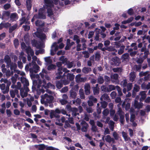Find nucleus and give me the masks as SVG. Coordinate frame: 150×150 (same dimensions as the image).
I'll use <instances>...</instances> for the list:
<instances>
[{
	"mask_svg": "<svg viewBox=\"0 0 150 150\" xmlns=\"http://www.w3.org/2000/svg\"><path fill=\"white\" fill-rule=\"evenodd\" d=\"M45 18L46 16L43 12L38 13V54H43L44 52L43 48L45 47V42L46 36L42 32H46L47 30L44 22L39 19H45Z\"/></svg>",
	"mask_w": 150,
	"mask_h": 150,
	"instance_id": "obj_1",
	"label": "nucleus"
},
{
	"mask_svg": "<svg viewBox=\"0 0 150 150\" xmlns=\"http://www.w3.org/2000/svg\"><path fill=\"white\" fill-rule=\"evenodd\" d=\"M32 67L29 69V71L33 76L34 78H36L38 79V74H34L33 73H37L38 72V64L35 61H32L31 63H30L29 64H27L25 66V70L26 71H28L29 67Z\"/></svg>",
	"mask_w": 150,
	"mask_h": 150,
	"instance_id": "obj_2",
	"label": "nucleus"
},
{
	"mask_svg": "<svg viewBox=\"0 0 150 150\" xmlns=\"http://www.w3.org/2000/svg\"><path fill=\"white\" fill-rule=\"evenodd\" d=\"M40 100L42 104H45L46 105L47 103H52L54 98L51 95H49L45 93L44 95L41 96Z\"/></svg>",
	"mask_w": 150,
	"mask_h": 150,
	"instance_id": "obj_3",
	"label": "nucleus"
},
{
	"mask_svg": "<svg viewBox=\"0 0 150 150\" xmlns=\"http://www.w3.org/2000/svg\"><path fill=\"white\" fill-rule=\"evenodd\" d=\"M44 1L47 6L48 15L50 16L53 14L52 8L54 6L53 2L50 0H45Z\"/></svg>",
	"mask_w": 150,
	"mask_h": 150,
	"instance_id": "obj_4",
	"label": "nucleus"
},
{
	"mask_svg": "<svg viewBox=\"0 0 150 150\" xmlns=\"http://www.w3.org/2000/svg\"><path fill=\"white\" fill-rule=\"evenodd\" d=\"M64 45L63 43H61L59 46L57 43L56 42L54 43L51 46V49L50 50V54L52 55H54L55 52L59 48L62 49L64 47Z\"/></svg>",
	"mask_w": 150,
	"mask_h": 150,
	"instance_id": "obj_5",
	"label": "nucleus"
},
{
	"mask_svg": "<svg viewBox=\"0 0 150 150\" xmlns=\"http://www.w3.org/2000/svg\"><path fill=\"white\" fill-rule=\"evenodd\" d=\"M149 71H146L145 72H141L139 74V75L140 76H144V78H141L139 79L138 81V83L139 84H141L144 81L148 80L149 78Z\"/></svg>",
	"mask_w": 150,
	"mask_h": 150,
	"instance_id": "obj_6",
	"label": "nucleus"
},
{
	"mask_svg": "<svg viewBox=\"0 0 150 150\" xmlns=\"http://www.w3.org/2000/svg\"><path fill=\"white\" fill-rule=\"evenodd\" d=\"M120 104H119L117 105L118 107L117 113L119 115L120 117V121L121 124L123 125L125 121L124 113L122 111L121 108L120 107Z\"/></svg>",
	"mask_w": 150,
	"mask_h": 150,
	"instance_id": "obj_7",
	"label": "nucleus"
},
{
	"mask_svg": "<svg viewBox=\"0 0 150 150\" xmlns=\"http://www.w3.org/2000/svg\"><path fill=\"white\" fill-rule=\"evenodd\" d=\"M61 110L57 108L55 110H51L50 112V118L52 119L54 117L59 118V115L58 114L61 113Z\"/></svg>",
	"mask_w": 150,
	"mask_h": 150,
	"instance_id": "obj_8",
	"label": "nucleus"
},
{
	"mask_svg": "<svg viewBox=\"0 0 150 150\" xmlns=\"http://www.w3.org/2000/svg\"><path fill=\"white\" fill-rule=\"evenodd\" d=\"M62 71V68H58L57 69V72L56 74V77L55 78L56 79H58L61 78L65 79L66 75L64 73L62 76V74L63 73Z\"/></svg>",
	"mask_w": 150,
	"mask_h": 150,
	"instance_id": "obj_9",
	"label": "nucleus"
},
{
	"mask_svg": "<svg viewBox=\"0 0 150 150\" xmlns=\"http://www.w3.org/2000/svg\"><path fill=\"white\" fill-rule=\"evenodd\" d=\"M74 78V75L71 73H68L67 75V80H65L63 81V83L64 85L68 84L70 81L73 80Z\"/></svg>",
	"mask_w": 150,
	"mask_h": 150,
	"instance_id": "obj_10",
	"label": "nucleus"
},
{
	"mask_svg": "<svg viewBox=\"0 0 150 150\" xmlns=\"http://www.w3.org/2000/svg\"><path fill=\"white\" fill-rule=\"evenodd\" d=\"M130 100V99L129 98L125 99V101L123 102L122 104V108H125L126 110H128L130 109V104L128 102Z\"/></svg>",
	"mask_w": 150,
	"mask_h": 150,
	"instance_id": "obj_11",
	"label": "nucleus"
},
{
	"mask_svg": "<svg viewBox=\"0 0 150 150\" xmlns=\"http://www.w3.org/2000/svg\"><path fill=\"white\" fill-rule=\"evenodd\" d=\"M57 118L56 120L55 124L57 125L60 126H62L63 125L62 123L64 122L65 120L64 117H62L61 119Z\"/></svg>",
	"mask_w": 150,
	"mask_h": 150,
	"instance_id": "obj_12",
	"label": "nucleus"
},
{
	"mask_svg": "<svg viewBox=\"0 0 150 150\" xmlns=\"http://www.w3.org/2000/svg\"><path fill=\"white\" fill-rule=\"evenodd\" d=\"M81 124L82 125V127L81 131L82 132H86L87 131V128L88 127V125L86 122L84 121H82Z\"/></svg>",
	"mask_w": 150,
	"mask_h": 150,
	"instance_id": "obj_13",
	"label": "nucleus"
},
{
	"mask_svg": "<svg viewBox=\"0 0 150 150\" xmlns=\"http://www.w3.org/2000/svg\"><path fill=\"white\" fill-rule=\"evenodd\" d=\"M137 96L136 97V99L134 101V106L135 108L138 109L141 108H142L143 104L142 103H139L138 101L136 100V99H137Z\"/></svg>",
	"mask_w": 150,
	"mask_h": 150,
	"instance_id": "obj_14",
	"label": "nucleus"
},
{
	"mask_svg": "<svg viewBox=\"0 0 150 150\" xmlns=\"http://www.w3.org/2000/svg\"><path fill=\"white\" fill-rule=\"evenodd\" d=\"M141 88L144 90L149 89L150 88V83L146 85L145 82H143L141 85ZM148 95H150V89L148 92Z\"/></svg>",
	"mask_w": 150,
	"mask_h": 150,
	"instance_id": "obj_15",
	"label": "nucleus"
},
{
	"mask_svg": "<svg viewBox=\"0 0 150 150\" xmlns=\"http://www.w3.org/2000/svg\"><path fill=\"white\" fill-rule=\"evenodd\" d=\"M86 48V45L85 43H83L82 45L79 43L77 44L76 50L77 51H80L82 50H84Z\"/></svg>",
	"mask_w": 150,
	"mask_h": 150,
	"instance_id": "obj_16",
	"label": "nucleus"
},
{
	"mask_svg": "<svg viewBox=\"0 0 150 150\" xmlns=\"http://www.w3.org/2000/svg\"><path fill=\"white\" fill-rule=\"evenodd\" d=\"M118 75L117 74H114L111 76V81L113 83H117L118 81Z\"/></svg>",
	"mask_w": 150,
	"mask_h": 150,
	"instance_id": "obj_17",
	"label": "nucleus"
},
{
	"mask_svg": "<svg viewBox=\"0 0 150 150\" xmlns=\"http://www.w3.org/2000/svg\"><path fill=\"white\" fill-rule=\"evenodd\" d=\"M129 80L130 81L133 82L136 78L135 73L134 72H131L129 75Z\"/></svg>",
	"mask_w": 150,
	"mask_h": 150,
	"instance_id": "obj_18",
	"label": "nucleus"
},
{
	"mask_svg": "<svg viewBox=\"0 0 150 150\" xmlns=\"http://www.w3.org/2000/svg\"><path fill=\"white\" fill-rule=\"evenodd\" d=\"M47 71L43 69L42 70V72L40 73V75L41 76L42 78H44L45 77V78L48 80L50 79V77H47L46 76V74L47 73Z\"/></svg>",
	"mask_w": 150,
	"mask_h": 150,
	"instance_id": "obj_19",
	"label": "nucleus"
},
{
	"mask_svg": "<svg viewBox=\"0 0 150 150\" xmlns=\"http://www.w3.org/2000/svg\"><path fill=\"white\" fill-rule=\"evenodd\" d=\"M90 86L88 83H86L84 86L85 92L86 94L88 95L90 93Z\"/></svg>",
	"mask_w": 150,
	"mask_h": 150,
	"instance_id": "obj_20",
	"label": "nucleus"
},
{
	"mask_svg": "<svg viewBox=\"0 0 150 150\" xmlns=\"http://www.w3.org/2000/svg\"><path fill=\"white\" fill-rule=\"evenodd\" d=\"M105 140L106 142L109 143H110L112 142L113 143H114L115 142L114 139L111 138L109 135H107L105 137Z\"/></svg>",
	"mask_w": 150,
	"mask_h": 150,
	"instance_id": "obj_21",
	"label": "nucleus"
},
{
	"mask_svg": "<svg viewBox=\"0 0 150 150\" xmlns=\"http://www.w3.org/2000/svg\"><path fill=\"white\" fill-rule=\"evenodd\" d=\"M74 42H70V40L69 39H68L67 40V45L65 47V49L66 50H68L70 49L71 46L73 45Z\"/></svg>",
	"mask_w": 150,
	"mask_h": 150,
	"instance_id": "obj_22",
	"label": "nucleus"
},
{
	"mask_svg": "<svg viewBox=\"0 0 150 150\" xmlns=\"http://www.w3.org/2000/svg\"><path fill=\"white\" fill-rule=\"evenodd\" d=\"M26 6L28 11H29L31 10L32 6V1L31 0H26Z\"/></svg>",
	"mask_w": 150,
	"mask_h": 150,
	"instance_id": "obj_23",
	"label": "nucleus"
},
{
	"mask_svg": "<svg viewBox=\"0 0 150 150\" xmlns=\"http://www.w3.org/2000/svg\"><path fill=\"white\" fill-rule=\"evenodd\" d=\"M146 91H142L140 92L139 95L141 96V97L140 99V101H142L146 98Z\"/></svg>",
	"mask_w": 150,
	"mask_h": 150,
	"instance_id": "obj_24",
	"label": "nucleus"
},
{
	"mask_svg": "<svg viewBox=\"0 0 150 150\" xmlns=\"http://www.w3.org/2000/svg\"><path fill=\"white\" fill-rule=\"evenodd\" d=\"M81 75L80 74H78L76 76L75 78L76 79V81L79 82H84L85 81L86 79L85 78L81 77Z\"/></svg>",
	"mask_w": 150,
	"mask_h": 150,
	"instance_id": "obj_25",
	"label": "nucleus"
},
{
	"mask_svg": "<svg viewBox=\"0 0 150 150\" xmlns=\"http://www.w3.org/2000/svg\"><path fill=\"white\" fill-rule=\"evenodd\" d=\"M100 100L101 101H103V100H110V99L108 94L105 93L101 96L100 98Z\"/></svg>",
	"mask_w": 150,
	"mask_h": 150,
	"instance_id": "obj_26",
	"label": "nucleus"
},
{
	"mask_svg": "<svg viewBox=\"0 0 150 150\" xmlns=\"http://www.w3.org/2000/svg\"><path fill=\"white\" fill-rule=\"evenodd\" d=\"M112 60L114 62V63H113V65L114 64L115 65H118L119 64V59L118 58L116 57L113 58L112 59Z\"/></svg>",
	"mask_w": 150,
	"mask_h": 150,
	"instance_id": "obj_27",
	"label": "nucleus"
},
{
	"mask_svg": "<svg viewBox=\"0 0 150 150\" xmlns=\"http://www.w3.org/2000/svg\"><path fill=\"white\" fill-rule=\"evenodd\" d=\"M122 134L123 137L124 138L125 141H127L129 140H131L130 138L128 137L127 133L124 132H122Z\"/></svg>",
	"mask_w": 150,
	"mask_h": 150,
	"instance_id": "obj_28",
	"label": "nucleus"
},
{
	"mask_svg": "<svg viewBox=\"0 0 150 150\" xmlns=\"http://www.w3.org/2000/svg\"><path fill=\"white\" fill-rule=\"evenodd\" d=\"M45 61L46 62V65L51 64L52 62V60L50 57H45L44 58Z\"/></svg>",
	"mask_w": 150,
	"mask_h": 150,
	"instance_id": "obj_29",
	"label": "nucleus"
},
{
	"mask_svg": "<svg viewBox=\"0 0 150 150\" xmlns=\"http://www.w3.org/2000/svg\"><path fill=\"white\" fill-rule=\"evenodd\" d=\"M91 71V69L90 67H84L82 70V72L86 74L88 73Z\"/></svg>",
	"mask_w": 150,
	"mask_h": 150,
	"instance_id": "obj_30",
	"label": "nucleus"
},
{
	"mask_svg": "<svg viewBox=\"0 0 150 150\" xmlns=\"http://www.w3.org/2000/svg\"><path fill=\"white\" fill-rule=\"evenodd\" d=\"M20 95L22 98H24L27 96V95L26 92H24V89L23 88H21L20 90Z\"/></svg>",
	"mask_w": 150,
	"mask_h": 150,
	"instance_id": "obj_31",
	"label": "nucleus"
},
{
	"mask_svg": "<svg viewBox=\"0 0 150 150\" xmlns=\"http://www.w3.org/2000/svg\"><path fill=\"white\" fill-rule=\"evenodd\" d=\"M11 84V82H8V83L7 84L6 86L5 90L4 91H3L2 92L4 94H6L8 92L9 90V87Z\"/></svg>",
	"mask_w": 150,
	"mask_h": 150,
	"instance_id": "obj_32",
	"label": "nucleus"
},
{
	"mask_svg": "<svg viewBox=\"0 0 150 150\" xmlns=\"http://www.w3.org/2000/svg\"><path fill=\"white\" fill-rule=\"evenodd\" d=\"M18 27L17 24H15L14 25L10 27L9 29V32L10 33H12L13 31L16 29Z\"/></svg>",
	"mask_w": 150,
	"mask_h": 150,
	"instance_id": "obj_33",
	"label": "nucleus"
},
{
	"mask_svg": "<svg viewBox=\"0 0 150 150\" xmlns=\"http://www.w3.org/2000/svg\"><path fill=\"white\" fill-rule=\"evenodd\" d=\"M56 86L58 89H60L62 87L63 84L61 80L56 81Z\"/></svg>",
	"mask_w": 150,
	"mask_h": 150,
	"instance_id": "obj_34",
	"label": "nucleus"
},
{
	"mask_svg": "<svg viewBox=\"0 0 150 150\" xmlns=\"http://www.w3.org/2000/svg\"><path fill=\"white\" fill-rule=\"evenodd\" d=\"M70 97L72 98H75L76 97L77 94L76 92L73 90H71L70 91Z\"/></svg>",
	"mask_w": 150,
	"mask_h": 150,
	"instance_id": "obj_35",
	"label": "nucleus"
},
{
	"mask_svg": "<svg viewBox=\"0 0 150 150\" xmlns=\"http://www.w3.org/2000/svg\"><path fill=\"white\" fill-rule=\"evenodd\" d=\"M115 89V86L112 85H109L107 87V92H109Z\"/></svg>",
	"mask_w": 150,
	"mask_h": 150,
	"instance_id": "obj_36",
	"label": "nucleus"
},
{
	"mask_svg": "<svg viewBox=\"0 0 150 150\" xmlns=\"http://www.w3.org/2000/svg\"><path fill=\"white\" fill-rule=\"evenodd\" d=\"M109 110L106 109H105L103 112V118L105 119L106 118V116H107L109 114Z\"/></svg>",
	"mask_w": 150,
	"mask_h": 150,
	"instance_id": "obj_37",
	"label": "nucleus"
},
{
	"mask_svg": "<svg viewBox=\"0 0 150 150\" xmlns=\"http://www.w3.org/2000/svg\"><path fill=\"white\" fill-rule=\"evenodd\" d=\"M112 70L115 72H118L119 74H121L122 71V69L121 67H117L113 68Z\"/></svg>",
	"mask_w": 150,
	"mask_h": 150,
	"instance_id": "obj_38",
	"label": "nucleus"
},
{
	"mask_svg": "<svg viewBox=\"0 0 150 150\" xmlns=\"http://www.w3.org/2000/svg\"><path fill=\"white\" fill-rule=\"evenodd\" d=\"M129 57V55L128 53H125L122 56V59L125 61L128 60Z\"/></svg>",
	"mask_w": 150,
	"mask_h": 150,
	"instance_id": "obj_39",
	"label": "nucleus"
},
{
	"mask_svg": "<svg viewBox=\"0 0 150 150\" xmlns=\"http://www.w3.org/2000/svg\"><path fill=\"white\" fill-rule=\"evenodd\" d=\"M109 127L110 129L112 130L113 131L114 127V122L110 120L108 123Z\"/></svg>",
	"mask_w": 150,
	"mask_h": 150,
	"instance_id": "obj_40",
	"label": "nucleus"
},
{
	"mask_svg": "<svg viewBox=\"0 0 150 150\" xmlns=\"http://www.w3.org/2000/svg\"><path fill=\"white\" fill-rule=\"evenodd\" d=\"M4 59L5 62L6 63H10V62H11L10 57H9V56L8 55H7L5 56Z\"/></svg>",
	"mask_w": 150,
	"mask_h": 150,
	"instance_id": "obj_41",
	"label": "nucleus"
},
{
	"mask_svg": "<svg viewBox=\"0 0 150 150\" xmlns=\"http://www.w3.org/2000/svg\"><path fill=\"white\" fill-rule=\"evenodd\" d=\"M125 48V46L122 45L121 46L118 51V54L119 55L122 54L124 52V50Z\"/></svg>",
	"mask_w": 150,
	"mask_h": 150,
	"instance_id": "obj_42",
	"label": "nucleus"
},
{
	"mask_svg": "<svg viewBox=\"0 0 150 150\" xmlns=\"http://www.w3.org/2000/svg\"><path fill=\"white\" fill-rule=\"evenodd\" d=\"M127 80L125 79L123 80L121 82L120 84L123 87H125L127 84Z\"/></svg>",
	"mask_w": 150,
	"mask_h": 150,
	"instance_id": "obj_43",
	"label": "nucleus"
},
{
	"mask_svg": "<svg viewBox=\"0 0 150 150\" xmlns=\"http://www.w3.org/2000/svg\"><path fill=\"white\" fill-rule=\"evenodd\" d=\"M81 103V100L79 98H77L76 100H74L73 101V103L76 105H79Z\"/></svg>",
	"mask_w": 150,
	"mask_h": 150,
	"instance_id": "obj_44",
	"label": "nucleus"
},
{
	"mask_svg": "<svg viewBox=\"0 0 150 150\" xmlns=\"http://www.w3.org/2000/svg\"><path fill=\"white\" fill-rule=\"evenodd\" d=\"M74 40L76 41L77 44H78L80 42V40L79 37L77 35H75L74 37Z\"/></svg>",
	"mask_w": 150,
	"mask_h": 150,
	"instance_id": "obj_45",
	"label": "nucleus"
},
{
	"mask_svg": "<svg viewBox=\"0 0 150 150\" xmlns=\"http://www.w3.org/2000/svg\"><path fill=\"white\" fill-rule=\"evenodd\" d=\"M112 135L114 138V140H117L120 138L119 134L115 132L113 133Z\"/></svg>",
	"mask_w": 150,
	"mask_h": 150,
	"instance_id": "obj_46",
	"label": "nucleus"
},
{
	"mask_svg": "<svg viewBox=\"0 0 150 150\" xmlns=\"http://www.w3.org/2000/svg\"><path fill=\"white\" fill-rule=\"evenodd\" d=\"M59 59L62 62L63 64L66 63L67 62V59L66 58H65L64 56H62L60 57Z\"/></svg>",
	"mask_w": 150,
	"mask_h": 150,
	"instance_id": "obj_47",
	"label": "nucleus"
},
{
	"mask_svg": "<svg viewBox=\"0 0 150 150\" xmlns=\"http://www.w3.org/2000/svg\"><path fill=\"white\" fill-rule=\"evenodd\" d=\"M17 68V66L16 63H12L11 65V67L10 69L11 70H13L14 71H15L16 69Z\"/></svg>",
	"mask_w": 150,
	"mask_h": 150,
	"instance_id": "obj_48",
	"label": "nucleus"
},
{
	"mask_svg": "<svg viewBox=\"0 0 150 150\" xmlns=\"http://www.w3.org/2000/svg\"><path fill=\"white\" fill-rule=\"evenodd\" d=\"M140 88V87L139 86L137 85V84H135L134 85L133 91H134V92H137L139 91Z\"/></svg>",
	"mask_w": 150,
	"mask_h": 150,
	"instance_id": "obj_49",
	"label": "nucleus"
},
{
	"mask_svg": "<svg viewBox=\"0 0 150 150\" xmlns=\"http://www.w3.org/2000/svg\"><path fill=\"white\" fill-rule=\"evenodd\" d=\"M79 94L80 98L81 99H83L85 98V96L83 93V90L82 89H80L79 90Z\"/></svg>",
	"mask_w": 150,
	"mask_h": 150,
	"instance_id": "obj_50",
	"label": "nucleus"
},
{
	"mask_svg": "<svg viewBox=\"0 0 150 150\" xmlns=\"http://www.w3.org/2000/svg\"><path fill=\"white\" fill-rule=\"evenodd\" d=\"M67 65V67L68 68H71L73 67L74 65V62H68L66 63Z\"/></svg>",
	"mask_w": 150,
	"mask_h": 150,
	"instance_id": "obj_51",
	"label": "nucleus"
},
{
	"mask_svg": "<svg viewBox=\"0 0 150 150\" xmlns=\"http://www.w3.org/2000/svg\"><path fill=\"white\" fill-rule=\"evenodd\" d=\"M55 65L53 64H50L47 67V69L48 70L50 71L56 68Z\"/></svg>",
	"mask_w": 150,
	"mask_h": 150,
	"instance_id": "obj_52",
	"label": "nucleus"
},
{
	"mask_svg": "<svg viewBox=\"0 0 150 150\" xmlns=\"http://www.w3.org/2000/svg\"><path fill=\"white\" fill-rule=\"evenodd\" d=\"M77 109L76 108L73 109L72 114L74 117H76L77 115H79V114L77 112Z\"/></svg>",
	"mask_w": 150,
	"mask_h": 150,
	"instance_id": "obj_53",
	"label": "nucleus"
},
{
	"mask_svg": "<svg viewBox=\"0 0 150 150\" xmlns=\"http://www.w3.org/2000/svg\"><path fill=\"white\" fill-rule=\"evenodd\" d=\"M3 22L4 28H8L11 26V24L8 23V22L5 23L4 22Z\"/></svg>",
	"mask_w": 150,
	"mask_h": 150,
	"instance_id": "obj_54",
	"label": "nucleus"
},
{
	"mask_svg": "<svg viewBox=\"0 0 150 150\" xmlns=\"http://www.w3.org/2000/svg\"><path fill=\"white\" fill-rule=\"evenodd\" d=\"M104 79L101 76H99L98 79V81L100 84H102L104 82Z\"/></svg>",
	"mask_w": 150,
	"mask_h": 150,
	"instance_id": "obj_55",
	"label": "nucleus"
},
{
	"mask_svg": "<svg viewBox=\"0 0 150 150\" xmlns=\"http://www.w3.org/2000/svg\"><path fill=\"white\" fill-rule=\"evenodd\" d=\"M102 101L101 102V107L103 108H105L106 107L107 105V103L104 101Z\"/></svg>",
	"mask_w": 150,
	"mask_h": 150,
	"instance_id": "obj_56",
	"label": "nucleus"
},
{
	"mask_svg": "<svg viewBox=\"0 0 150 150\" xmlns=\"http://www.w3.org/2000/svg\"><path fill=\"white\" fill-rule=\"evenodd\" d=\"M65 125H64V127L65 128L70 127H71V125L69 124V122L68 120H65Z\"/></svg>",
	"mask_w": 150,
	"mask_h": 150,
	"instance_id": "obj_57",
	"label": "nucleus"
},
{
	"mask_svg": "<svg viewBox=\"0 0 150 150\" xmlns=\"http://www.w3.org/2000/svg\"><path fill=\"white\" fill-rule=\"evenodd\" d=\"M134 68L137 71H139L141 68V65H135Z\"/></svg>",
	"mask_w": 150,
	"mask_h": 150,
	"instance_id": "obj_58",
	"label": "nucleus"
},
{
	"mask_svg": "<svg viewBox=\"0 0 150 150\" xmlns=\"http://www.w3.org/2000/svg\"><path fill=\"white\" fill-rule=\"evenodd\" d=\"M93 92L94 95L98 94L99 93V89L97 87H94L93 89Z\"/></svg>",
	"mask_w": 150,
	"mask_h": 150,
	"instance_id": "obj_59",
	"label": "nucleus"
},
{
	"mask_svg": "<svg viewBox=\"0 0 150 150\" xmlns=\"http://www.w3.org/2000/svg\"><path fill=\"white\" fill-rule=\"evenodd\" d=\"M26 19L25 17H22L20 20V26H21L22 24L24 23L26 21Z\"/></svg>",
	"mask_w": 150,
	"mask_h": 150,
	"instance_id": "obj_60",
	"label": "nucleus"
},
{
	"mask_svg": "<svg viewBox=\"0 0 150 150\" xmlns=\"http://www.w3.org/2000/svg\"><path fill=\"white\" fill-rule=\"evenodd\" d=\"M18 14L16 13H12L10 16V18L11 19H14L17 18Z\"/></svg>",
	"mask_w": 150,
	"mask_h": 150,
	"instance_id": "obj_61",
	"label": "nucleus"
},
{
	"mask_svg": "<svg viewBox=\"0 0 150 150\" xmlns=\"http://www.w3.org/2000/svg\"><path fill=\"white\" fill-rule=\"evenodd\" d=\"M47 87L49 88L54 89L55 88V86L54 85L50 83H47Z\"/></svg>",
	"mask_w": 150,
	"mask_h": 150,
	"instance_id": "obj_62",
	"label": "nucleus"
},
{
	"mask_svg": "<svg viewBox=\"0 0 150 150\" xmlns=\"http://www.w3.org/2000/svg\"><path fill=\"white\" fill-rule=\"evenodd\" d=\"M127 91L130 90L132 87V83H128L127 84Z\"/></svg>",
	"mask_w": 150,
	"mask_h": 150,
	"instance_id": "obj_63",
	"label": "nucleus"
},
{
	"mask_svg": "<svg viewBox=\"0 0 150 150\" xmlns=\"http://www.w3.org/2000/svg\"><path fill=\"white\" fill-rule=\"evenodd\" d=\"M45 147V146L44 144L38 145V149L40 150H43Z\"/></svg>",
	"mask_w": 150,
	"mask_h": 150,
	"instance_id": "obj_64",
	"label": "nucleus"
}]
</instances>
